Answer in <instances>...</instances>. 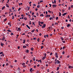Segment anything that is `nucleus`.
<instances>
[{
    "label": "nucleus",
    "instance_id": "1",
    "mask_svg": "<svg viewBox=\"0 0 73 73\" xmlns=\"http://www.w3.org/2000/svg\"><path fill=\"white\" fill-rule=\"evenodd\" d=\"M55 63H56H56H57V64H60V61H59V60H57L56 61V62Z\"/></svg>",
    "mask_w": 73,
    "mask_h": 73
},
{
    "label": "nucleus",
    "instance_id": "2",
    "mask_svg": "<svg viewBox=\"0 0 73 73\" xmlns=\"http://www.w3.org/2000/svg\"><path fill=\"white\" fill-rule=\"evenodd\" d=\"M69 69H72L73 68V67L71 66H69L68 67Z\"/></svg>",
    "mask_w": 73,
    "mask_h": 73
},
{
    "label": "nucleus",
    "instance_id": "3",
    "mask_svg": "<svg viewBox=\"0 0 73 73\" xmlns=\"http://www.w3.org/2000/svg\"><path fill=\"white\" fill-rule=\"evenodd\" d=\"M45 27H46V25L44 24L43 25V26H42V28H45Z\"/></svg>",
    "mask_w": 73,
    "mask_h": 73
},
{
    "label": "nucleus",
    "instance_id": "4",
    "mask_svg": "<svg viewBox=\"0 0 73 73\" xmlns=\"http://www.w3.org/2000/svg\"><path fill=\"white\" fill-rule=\"evenodd\" d=\"M18 29H17L16 30H17V31H21V29L20 28H18Z\"/></svg>",
    "mask_w": 73,
    "mask_h": 73
},
{
    "label": "nucleus",
    "instance_id": "5",
    "mask_svg": "<svg viewBox=\"0 0 73 73\" xmlns=\"http://www.w3.org/2000/svg\"><path fill=\"white\" fill-rule=\"evenodd\" d=\"M70 26H71V25H70V24H68L67 25V27L68 28H69V27Z\"/></svg>",
    "mask_w": 73,
    "mask_h": 73
},
{
    "label": "nucleus",
    "instance_id": "6",
    "mask_svg": "<svg viewBox=\"0 0 73 73\" xmlns=\"http://www.w3.org/2000/svg\"><path fill=\"white\" fill-rule=\"evenodd\" d=\"M56 57L57 58H58V54L57 53H55Z\"/></svg>",
    "mask_w": 73,
    "mask_h": 73
},
{
    "label": "nucleus",
    "instance_id": "7",
    "mask_svg": "<svg viewBox=\"0 0 73 73\" xmlns=\"http://www.w3.org/2000/svg\"><path fill=\"white\" fill-rule=\"evenodd\" d=\"M5 37L3 36L2 38V41H4V40H5Z\"/></svg>",
    "mask_w": 73,
    "mask_h": 73
},
{
    "label": "nucleus",
    "instance_id": "8",
    "mask_svg": "<svg viewBox=\"0 0 73 73\" xmlns=\"http://www.w3.org/2000/svg\"><path fill=\"white\" fill-rule=\"evenodd\" d=\"M26 27L28 28L29 29H30V27L29 26H28V25H26Z\"/></svg>",
    "mask_w": 73,
    "mask_h": 73
},
{
    "label": "nucleus",
    "instance_id": "9",
    "mask_svg": "<svg viewBox=\"0 0 73 73\" xmlns=\"http://www.w3.org/2000/svg\"><path fill=\"white\" fill-rule=\"evenodd\" d=\"M66 13H64L63 15H62V16H65V15H66Z\"/></svg>",
    "mask_w": 73,
    "mask_h": 73
},
{
    "label": "nucleus",
    "instance_id": "10",
    "mask_svg": "<svg viewBox=\"0 0 73 73\" xmlns=\"http://www.w3.org/2000/svg\"><path fill=\"white\" fill-rule=\"evenodd\" d=\"M56 5H52V7H53V8H54V7H56Z\"/></svg>",
    "mask_w": 73,
    "mask_h": 73
},
{
    "label": "nucleus",
    "instance_id": "11",
    "mask_svg": "<svg viewBox=\"0 0 73 73\" xmlns=\"http://www.w3.org/2000/svg\"><path fill=\"white\" fill-rule=\"evenodd\" d=\"M26 51L27 52V53H29V50H28V49L26 50Z\"/></svg>",
    "mask_w": 73,
    "mask_h": 73
},
{
    "label": "nucleus",
    "instance_id": "12",
    "mask_svg": "<svg viewBox=\"0 0 73 73\" xmlns=\"http://www.w3.org/2000/svg\"><path fill=\"white\" fill-rule=\"evenodd\" d=\"M59 16L60 17V16H61V13H60V12L59 13Z\"/></svg>",
    "mask_w": 73,
    "mask_h": 73
},
{
    "label": "nucleus",
    "instance_id": "13",
    "mask_svg": "<svg viewBox=\"0 0 73 73\" xmlns=\"http://www.w3.org/2000/svg\"><path fill=\"white\" fill-rule=\"evenodd\" d=\"M5 8V6L3 7H2V10H3Z\"/></svg>",
    "mask_w": 73,
    "mask_h": 73
},
{
    "label": "nucleus",
    "instance_id": "14",
    "mask_svg": "<svg viewBox=\"0 0 73 73\" xmlns=\"http://www.w3.org/2000/svg\"><path fill=\"white\" fill-rule=\"evenodd\" d=\"M61 39V40L62 41V40H64V38L62 37H60Z\"/></svg>",
    "mask_w": 73,
    "mask_h": 73
},
{
    "label": "nucleus",
    "instance_id": "15",
    "mask_svg": "<svg viewBox=\"0 0 73 73\" xmlns=\"http://www.w3.org/2000/svg\"><path fill=\"white\" fill-rule=\"evenodd\" d=\"M33 69L32 68H31L30 69V72H32V70Z\"/></svg>",
    "mask_w": 73,
    "mask_h": 73
},
{
    "label": "nucleus",
    "instance_id": "16",
    "mask_svg": "<svg viewBox=\"0 0 73 73\" xmlns=\"http://www.w3.org/2000/svg\"><path fill=\"white\" fill-rule=\"evenodd\" d=\"M60 69V67H58L56 69V70L57 71H58V70Z\"/></svg>",
    "mask_w": 73,
    "mask_h": 73
},
{
    "label": "nucleus",
    "instance_id": "17",
    "mask_svg": "<svg viewBox=\"0 0 73 73\" xmlns=\"http://www.w3.org/2000/svg\"><path fill=\"white\" fill-rule=\"evenodd\" d=\"M18 70H19V72H20V68L18 67Z\"/></svg>",
    "mask_w": 73,
    "mask_h": 73
},
{
    "label": "nucleus",
    "instance_id": "18",
    "mask_svg": "<svg viewBox=\"0 0 73 73\" xmlns=\"http://www.w3.org/2000/svg\"><path fill=\"white\" fill-rule=\"evenodd\" d=\"M7 31H8V32H12V31H10V30H7Z\"/></svg>",
    "mask_w": 73,
    "mask_h": 73
},
{
    "label": "nucleus",
    "instance_id": "19",
    "mask_svg": "<svg viewBox=\"0 0 73 73\" xmlns=\"http://www.w3.org/2000/svg\"><path fill=\"white\" fill-rule=\"evenodd\" d=\"M23 41H24L23 42V44H24V43L25 42V40H23Z\"/></svg>",
    "mask_w": 73,
    "mask_h": 73
},
{
    "label": "nucleus",
    "instance_id": "20",
    "mask_svg": "<svg viewBox=\"0 0 73 73\" xmlns=\"http://www.w3.org/2000/svg\"><path fill=\"white\" fill-rule=\"evenodd\" d=\"M45 56H44L43 57L42 59L43 60H44V59H45Z\"/></svg>",
    "mask_w": 73,
    "mask_h": 73
},
{
    "label": "nucleus",
    "instance_id": "21",
    "mask_svg": "<svg viewBox=\"0 0 73 73\" xmlns=\"http://www.w3.org/2000/svg\"><path fill=\"white\" fill-rule=\"evenodd\" d=\"M43 48H44V46H41V49H42Z\"/></svg>",
    "mask_w": 73,
    "mask_h": 73
},
{
    "label": "nucleus",
    "instance_id": "22",
    "mask_svg": "<svg viewBox=\"0 0 73 73\" xmlns=\"http://www.w3.org/2000/svg\"><path fill=\"white\" fill-rule=\"evenodd\" d=\"M52 18L53 19H55V16H54L53 15H52Z\"/></svg>",
    "mask_w": 73,
    "mask_h": 73
},
{
    "label": "nucleus",
    "instance_id": "23",
    "mask_svg": "<svg viewBox=\"0 0 73 73\" xmlns=\"http://www.w3.org/2000/svg\"><path fill=\"white\" fill-rule=\"evenodd\" d=\"M35 57H34L33 58V61H35Z\"/></svg>",
    "mask_w": 73,
    "mask_h": 73
},
{
    "label": "nucleus",
    "instance_id": "24",
    "mask_svg": "<svg viewBox=\"0 0 73 73\" xmlns=\"http://www.w3.org/2000/svg\"><path fill=\"white\" fill-rule=\"evenodd\" d=\"M40 23L41 24H44V22H40Z\"/></svg>",
    "mask_w": 73,
    "mask_h": 73
},
{
    "label": "nucleus",
    "instance_id": "25",
    "mask_svg": "<svg viewBox=\"0 0 73 73\" xmlns=\"http://www.w3.org/2000/svg\"><path fill=\"white\" fill-rule=\"evenodd\" d=\"M11 22H9L8 23V25H11Z\"/></svg>",
    "mask_w": 73,
    "mask_h": 73
},
{
    "label": "nucleus",
    "instance_id": "26",
    "mask_svg": "<svg viewBox=\"0 0 73 73\" xmlns=\"http://www.w3.org/2000/svg\"><path fill=\"white\" fill-rule=\"evenodd\" d=\"M46 54L45 53L44 54V57H46Z\"/></svg>",
    "mask_w": 73,
    "mask_h": 73
},
{
    "label": "nucleus",
    "instance_id": "27",
    "mask_svg": "<svg viewBox=\"0 0 73 73\" xmlns=\"http://www.w3.org/2000/svg\"><path fill=\"white\" fill-rule=\"evenodd\" d=\"M35 31V29H34L32 31H31V32H34V31Z\"/></svg>",
    "mask_w": 73,
    "mask_h": 73
},
{
    "label": "nucleus",
    "instance_id": "28",
    "mask_svg": "<svg viewBox=\"0 0 73 73\" xmlns=\"http://www.w3.org/2000/svg\"><path fill=\"white\" fill-rule=\"evenodd\" d=\"M40 6L39 5H38L37 6V8H40Z\"/></svg>",
    "mask_w": 73,
    "mask_h": 73
},
{
    "label": "nucleus",
    "instance_id": "29",
    "mask_svg": "<svg viewBox=\"0 0 73 73\" xmlns=\"http://www.w3.org/2000/svg\"><path fill=\"white\" fill-rule=\"evenodd\" d=\"M31 50L32 51L33 50V48H31Z\"/></svg>",
    "mask_w": 73,
    "mask_h": 73
},
{
    "label": "nucleus",
    "instance_id": "30",
    "mask_svg": "<svg viewBox=\"0 0 73 73\" xmlns=\"http://www.w3.org/2000/svg\"><path fill=\"white\" fill-rule=\"evenodd\" d=\"M39 41H40V39L39 38H38L37 39V41H38V42H39Z\"/></svg>",
    "mask_w": 73,
    "mask_h": 73
},
{
    "label": "nucleus",
    "instance_id": "31",
    "mask_svg": "<svg viewBox=\"0 0 73 73\" xmlns=\"http://www.w3.org/2000/svg\"><path fill=\"white\" fill-rule=\"evenodd\" d=\"M33 25H34V26H35V22H33Z\"/></svg>",
    "mask_w": 73,
    "mask_h": 73
},
{
    "label": "nucleus",
    "instance_id": "32",
    "mask_svg": "<svg viewBox=\"0 0 73 73\" xmlns=\"http://www.w3.org/2000/svg\"><path fill=\"white\" fill-rule=\"evenodd\" d=\"M20 9H21V8H19L18 10V11H20Z\"/></svg>",
    "mask_w": 73,
    "mask_h": 73
},
{
    "label": "nucleus",
    "instance_id": "33",
    "mask_svg": "<svg viewBox=\"0 0 73 73\" xmlns=\"http://www.w3.org/2000/svg\"><path fill=\"white\" fill-rule=\"evenodd\" d=\"M62 42L63 43H65V40H63L62 41Z\"/></svg>",
    "mask_w": 73,
    "mask_h": 73
},
{
    "label": "nucleus",
    "instance_id": "34",
    "mask_svg": "<svg viewBox=\"0 0 73 73\" xmlns=\"http://www.w3.org/2000/svg\"><path fill=\"white\" fill-rule=\"evenodd\" d=\"M62 54H65V52H64V51H63L62 52Z\"/></svg>",
    "mask_w": 73,
    "mask_h": 73
},
{
    "label": "nucleus",
    "instance_id": "35",
    "mask_svg": "<svg viewBox=\"0 0 73 73\" xmlns=\"http://www.w3.org/2000/svg\"><path fill=\"white\" fill-rule=\"evenodd\" d=\"M1 46H3L2 44V42L1 43Z\"/></svg>",
    "mask_w": 73,
    "mask_h": 73
},
{
    "label": "nucleus",
    "instance_id": "36",
    "mask_svg": "<svg viewBox=\"0 0 73 73\" xmlns=\"http://www.w3.org/2000/svg\"><path fill=\"white\" fill-rule=\"evenodd\" d=\"M39 73V71H38V70H37L36 71V73Z\"/></svg>",
    "mask_w": 73,
    "mask_h": 73
},
{
    "label": "nucleus",
    "instance_id": "37",
    "mask_svg": "<svg viewBox=\"0 0 73 73\" xmlns=\"http://www.w3.org/2000/svg\"><path fill=\"white\" fill-rule=\"evenodd\" d=\"M58 17H57L56 18V20H58Z\"/></svg>",
    "mask_w": 73,
    "mask_h": 73
},
{
    "label": "nucleus",
    "instance_id": "38",
    "mask_svg": "<svg viewBox=\"0 0 73 73\" xmlns=\"http://www.w3.org/2000/svg\"><path fill=\"white\" fill-rule=\"evenodd\" d=\"M33 40H36L37 39V38H33Z\"/></svg>",
    "mask_w": 73,
    "mask_h": 73
},
{
    "label": "nucleus",
    "instance_id": "39",
    "mask_svg": "<svg viewBox=\"0 0 73 73\" xmlns=\"http://www.w3.org/2000/svg\"><path fill=\"white\" fill-rule=\"evenodd\" d=\"M70 8H71V7H70V6L69 7H68V9L70 10Z\"/></svg>",
    "mask_w": 73,
    "mask_h": 73
},
{
    "label": "nucleus",
    "instance_id": "40",
    "mask_svg": "<svg viewBox=\"0 0 73 73\" xmlns=\"http://www.w3.org/2000/svg\"><path fill=\"white\" fill-rule=\"evenodd\" d=\"M58 25V23H56V22L55 23V25Z\"/></svg>",
    "mask_w": 73,
    "mask_h": 73
},
{
    "label": "nucleus",
    "instance_id": "41",
    "mask_svg": "<svg viewBox=\"0 0 73 73\" xmlns=\"http://www.w3.org/2000/svg\"><path fill=\"white\" fill-rule=\"evenodd\" d=\"M32 33H31V32H29L28 33V34H32Z\"/></svg>",
    "mask_w": 73,
    "mask_h": 73
},
{
    "label": "nucleus",
    "instance_id": "42",
    "mask_svg": "<svg viewBox=\"0 0 73 73\" xmlns=\"http://www.w3.org/2000/svg\"><path fill=\"white\" fill-rule=\"evenodd\" d=\"M47 72H49V69H48L47 70Z\"/></svg>",
    "mask_w": 73,
    "mask_h": 73
},
{
    "label": "nucleus",
    "instance_id": "43",
    "mask_svg": "<svg viewBox=\"0 0 73 73\" xmlns=\"http://www.w3.org/2000/svg\"><path fill=\"white\" fill-rule=\"evenodd\" d=\"M24 19L25 20H27V18L26 17Z\"/></svg>",
    "mask_w": 73,
    "mask_h": 73
},
{
    "label": "nucleus",
    "instance_id": "44",
    "mask_svg": "<svg viewBox=\"0 0 73 73\" xmlns=\"http://www.w3.org/2000/svg\"><path fill=\"white\" fill-rule=\"evenodd\" d=\"M11 36H12V35H13V33H11Z\"/></svg>",
    "mask_w": 73,
    "mask_h": 73
},
{
    "label": "nucleus",
    "instance_id": "45",
    "mask_svg": "<svg viewBox=\"0 0 73 73\" xmlns=\"http://www.w3.org/2000/svg\"><path fill=\"white\" fill-rule=\"evenodd\" d=\"M52 17H50V18L49 19L50 20H52Z\"/></svg>",
    "mask_w": 73,
    "mask_h": 73
},
{
    "label": "nucleus",
    "instance_id": "46",
    "mask_svg": "<svg viewBox=\"0 0 73 73\" xmlns=\"http://www.w3.org/2000/svg\"><path fill=\"white\" fill-rule=\"evenodd\" d=\"M12 19H14V18L15 17H14V16H12Z\"/></svg>",
    "mask_w": 73,
    "mask_h": 73
},
{
    "label": "nucleus",
    "instance_id": "47",
    "mask_svg": "<svg viewBox=\"0 0 73 73\" xmlns=\"http://www.w3.org/2000/svg\"><path fill=\"white\" fill-rule=\"evenodd\" d=\"M4 20H5V21H7V18H5V19H4Z\"/></svg>",
    "mask_w": 73,
    "mask_h": 73
},
{
    "label": "nucleus",
    "instance_id": "48",
    "mask_svg": "<svg viewBox=\"0 0 73 73\" xmlns=\"http://www.w3.org/2000/svg\"><path fill=\"white\" fill-rule=\"evenodd\" d=\"M56 3V0H54V3Z\"/></svg>",
    "mask_w": 73,
    "mask_h": 73
},
{
    "label": "nucleus",
    "instance_id": "49",
    "mask_svg": "<svg viewBox=\"0 0 73 73\" xmlns=\"http://www.w3.org/2000/svg\"><path fill=\"white\" fill-rule=\"evenodd\" d=\"M3 53V52H0V54H1Z\"/></svg>",
    "mask_w": 73,
    "mask_h": 73
},
{
    "label": "nucleus",
    "instance_id": "50",
    "mask_svg": "<svg viewBox=\"0 0 73 73\" xmlns=\"http://www.w3.org/2000/svg\"><path fill=\"white\" fill-rule=\"evenodd\" d=\"M26 57V56H23V59H25V57Z\"/></svg>",
    "mask_w": 73,
    "mask_h": 73
},
{
    "label": "nucleus",
    "instance_id": "51",
    "mask_svg": "<svg viewBox=\"0 0 73 73\" xmlns=\"http://www.w3.org/2000/svg\"><path fill=\"white\" fill-rule=\"evenodd\" d=\"M52 54H53V53H52V52L50 53V56H51V55H52Z\"/></svg>",
    "mask_w": 73,
    "mask_h": 73
},
{
    "label": "nucleus",
    "instance_id": "52",
    "mask_svg": "<svg viewBox=\"0 0 73 73\" xmlns=\"http://www.w3.org/2000/svg\"><path fill=\"white\" fill-rule=\"evenodd\" d=\"M48 12H49V13H51V11L49 10L48 11Z\"/></svg>",
    "mask_w": 73,
    "mask_h": 73
},
{
    "label": "nucleus",
    "instance_id": "53",
    "mask_svg": "<svg viewBox=\"0 0 73 73\" xmlns=\"http://www.w3.org/2000/svg\"><path fill=\"white\" fill-rule=\"evenodd\" d=\"M70 57V56L69 55H68L67 56V58H69V57Z\"/></svg>",
    "mask_w": 73,
    "mask_h": 73
},
{
    "label": "nucleus",
    "instance_id": "54",
    "mask_svg": "<svg viewBox=\"0 0 73 73\" xmlns=\"http://www.w3.org/2000/svg\"><path fill=\"white\" fill-rule=\"evenodd\" d=\"M64 48H66L65 46L63 47V49H64Z\"/></svg>",
    "mask_w": 73,
    "mask_h": 73
},
{
    "label": "nucleus",
    "instance_id": "55",
    "mask_svg": "<svg viewBox=\"0 0 73 73\" xmlns=\"http://www.w3.org/2000/svg\"><path fill=\"white\" fill-rule=\"evenodd\" d=\"M25 25V23H23L22 24V25H23V26H24V25Z\"/></svg>",
    "mask_w": 73,
    "mask_h": 73
},
{
    "label": "nucleus",
    "instance_id": "56",
    "mask_svg": "<svg viewBox=\"0 0 73 73\" xmlns=\"http://www.w3.org/2000/svg\"><path fill=\"white\" fill-rule=\"evenodd\" d=\"M49 5L50 6V7H51V6H52V5H51V4H49Z\"/></svg>",
    "mask_w": 73,
    "mask_h": 73
},
{
    "label": "nucleus",
    "instance_id": "57",
    "mask_svg": "<svg viewBox=\"0 0 73 73\" xmlns=\"http://www.w3.org/2000/svg\"><path fill=\"white\" fill-rule=\"evenodd\" d=\"M9 10L10 12H12V11H11V9H9Z\"/></svg>",
    "mask_w": 73,
    "mask_h": 73
},
{
    "label": "nucleus",
    "instance_id": "58",
    "mask_svg": "<svg viewBox=\"0 0 73 73\" xmlns=\"http://www.w3.org/2000/svg\"><path fill=\"white\" fill-rule=\"evenodd\" d=\"M68 18L69 19H70V17H69V15H68Z\"/></svg>",
    "mask_w": 73,
    "mask_h": 73
},
{
    "label": "nucleus",
    "instance_id": "59",
    "mask_svg": "<svg viewBox=\"0 0 73 73\" xmlns=\"http://www.w3.org/2000/svg\"><path fill=\"white\" fill-rule=\"evenodd\" d=\"M5 15H7V14H8V12H6V13H5Z\"/></svg>",
    "mask_w": 73,
    "mask_h": 73
},
{
    "label": "nucleus",
    "instance_id": "60",
    "mask_svg": "<svg viewBox=\"0 0 73 73\" xmlns=\"http://www.w3.org/2000/svg\"><path fill=\"white\" fill-rule=\"evenodd\" d=\"M31 3H32V2H31V1L29 3V4H31Z\"/></svg>",
    "mask_w": 73,
    "mask_h": 73
},
{
    "label": "nucleus",
    "instance_id": "61",
    "mask_svg": "<svg viewBox=\"0 0 73 73\" xmlns=\"http://www.w3.org/2000/svg\"><path fill=\"white\" fill-rule=\"evenodd\" d=\"M33 6H36V4H34L33 5Z\"/></svg>",
    "mask_w": 73,
    "mask_h": 73
},
{
    "label": "nucleus",
    "instance_id": "62",
    "mask_svg": "<svg viewBox=\"0 0 73 73\" xmlns=\"http://www.w3.org/2000/svg\"><path fill=\"white\" fill-rule=\"evenodd\" d=\"M46 66H47L48 67V64H46Z\"/></svg>",
    "mask_w": 73,
    "mask_h": 73
},
{
    "label": "nucleus",
    "instance_id": "63",
    "mask_svg": "<svg viewBox=\"0 0 73 73\" xmlns=\"http://www.w3.org/2000/svg\"><path fill=\"white\" fill-rule=\"evenodd\" d=\"M73 5H72L71 6V8H73Z\"/></svg>",
    "mask_w": 73,
    "mask_h": 73
},
{
    "label": "nucleus",
    "instance_id": "64",
    "mask_svg": "<svg viewBox=\"0 0 73 73\" xmlns=\"http://www.w3.org/2000/svg\"><path fill=\"white\" fill-rule=\"evenodd\" d=\"M68 21L67 19L66 20V22H68Z\"/></svg>",
    "mask_w": 73,
    "mask_h": 73
}]
</instances>
